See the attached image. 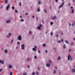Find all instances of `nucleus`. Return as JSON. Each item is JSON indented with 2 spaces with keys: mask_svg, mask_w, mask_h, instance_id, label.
<instances>
[{
  "mask_svg": "<svg viewBox=\"0 0 75 75\" xmlns=\"http://www.w3.org/2000/svg\"><path fill=\"white\" fill-rule=\"evenodd\" d=\"M68 61H69L70 60H72V58L71 57H70V55H69L68 57Z\"/></svg>",
  "mask_w": 75,
  "mask_h": 75,
  "instance_id": "obj_1",
  "label": "nucleus"
},
{
  "mask_svg": "<svg viewBox=\"0 0 75 75\" xmlns=\"http://www.w3.org/2000/svg\"><path fill=\"white\" fill-rule=\"evenodd\" d=\"M17 39L19 40H21L22 39V37L21 35H19L17 38Z\"/></svg>",
  "mask_w": 75,
  "mask_h": 75,
  "instance_id": "obj_2",
  "label": "nucleus"
},
{
  "mask_svg": "<svg viewBox=\"0 0 75 75\" xmlns=\"http://www.w3.org/2000/svg\"><path fill=\"white\" fill-rule=\"evenodd\" d=\"M40 27H42V24H40V26L37 27V28L39 30H41V28Z\"/></svg>",
  "mask_w": 75,
  "mask_h": 75,
  "instance_id": "obj_3",
  "label": "nucleus"
},
{
  "mask_svg": "<svg viewBox=\"0 0 75 75\" xmlns=\"http://www.w3.org/2000/svg\"><path fill=\"white\" fill-rule=\"evenodd\" d=\"M25 45L24 44L22 45H21V49L22 50H24L25 47H24Z\"/></svg>",
  "mask_w": 75,
  "mask_h": 75,
  "instance_id": "obj_4",
  "label": "nucleus"
},
{
  "mask_svg": "<svg viewBox=\"0 0 75 75\" xmlns=\"http://www.w3.org/2000/svg\"><path fill=\"white\" fill-rule=\"evenodd\" d=\"M10 4H9L6 7V10H8V9L10 7Z\"/></svg>",
  "mask_w": 75,
  "mask_h": 75,
  "instance_id": "obj_5",
  "label": "nucleus"
},
{
  "mask_svg": "<svg viewBox=\"0 0 75 75\" xmlns=\"http://www.w3.org/2000/svg\"><path fill=\"white\" fill-rule=\"evenodd\" d=\"M56 18H57V17L56 16H54V17H51V18L52 20L55 19Z\"/></svg>",
  "mask_w": 75,
  "mask_h": 75,
  "instance_id": "obj_6",
  "label": "nucleus"
},
{
  "mask_svg": "<svg viewBox=\"0 0 75 75\" xmlns=\"http://www.w3.org/2000/svg\"><path fill=\"white\" fill-rule=\"evenodd\" d=\"M46 65L47 67H49L50 66V64L49 63H47Z\"/></svg>",
  "mask_w": 75,
  "mask_h": 75,
  "instance_id": "obj_7",
  "label": "nucleus"
},
{
  "mask_svg": "<svg viewBox=\"0 0 75 75\" xmlns=\"http://www.w3.org/2000/svg\"><path fill=\"white\" fill-rule=\"evenodd\" d=\"M64 2L62 3L61 4V5L59 6V8H61L64 5Z\"/></svg>",
  "mask_w": 75,
  "mask_h": 75,
  "instance_id": "obj_8",
  "label": "nucleus"
},
{
  "mask_svg": "<svg viewBox=\"0 0 75 75\" xmlns=\"http://www.w3.org/2000/svg\"><path fill=\"white\" fill-rule=\"evenodd\" d=\"M8 35H9L7 36V37L8 38H9V37H10L11 36V33H9Z\"/></svg>",
  "mask_w": 75,
  "mask_h": 75,
  "instance_id": "obj_9",
  "label": "nucleus"
},
{
  "mask_svg": "<svg viewBox=\"0 0 75 75\" xmlns=\"http://www.w3.org/2000/svg\"><path fill=\"white\" fill-rule=\"evenodd\" d=\"M0 63L2 64H4V61H1V59H0Z\"/></svg>",
  "mask_w": 75,
  "mask_h": 75,
  "instance_id": "obj_10",
  "label": "nucleus"
},
{
  "mask_svg": "<svg viewBox=\"0 0 75 75\" xmlns=\"http://www.w3.org/2000/svg\"><path fill=\"white\" fill-rule=\"evenodd\" d=\"M9 68L10 69V68H12V66L11 65H9L8 66Z\"/></svg>",
  "mask_w": 75,
  "mask_h": 75,
  "instance_id": "obj_11",
  "label": "nucleus"
},
{
  "mask_svg": "<svg viewBox=\"0 0 75 75\" xmlns=\"http://www.w3.org/2000/svg\"><path fill=\"white\" fill-rule=\"evenodd\" d=\"M10 21H11L10 20H8L6 21V23H9L10 22Z\"/></svg>",
  "mask_w": 75,
  "mask_h": 75,
  "instance_id": "obj_12",
  "label": "nucleus"
},
{
  "mask_svg": "<svg viewBox=\"0 0 75 75\" xmlns=\"http://www.w3.org/2000/svg\"><path fill=\"white\" fill-rule=\"evenodd\" d=\"M75 72V69H73L72 70V72Z\"/></svg>",
  "mask_w": 75,
  "mask_h": 75,
  "instance_id": "obj_13",
  "label": "nucleus"
},
{
  "mask_svg": "<svg viewBox=\"0 0 75 75\" xmlns=\"http://www.w3.org/2000/svg\"><path fill=\"white\" fill-rule=\"evenodd\" d=\"M5 2L6 4H7L8 2V1L7 0H5Z\"/></svg>",
  "mask_w": 75,
  "mask_h": 75,
  "instance_id": "obj_14",
  "label": "nucleus"
},
{
  "mask_svg": "<svg viewBox=\"0 0 75 75\" xmlns=\"http://www.w3.org/2000/svg\"><path fill=\"white\" fill-rule=\"evenodd\" d=\"M24 21V20L23 19H21L20 20V21L21 22H23V21Z\"/></svg>",
  "mask_w": 75,
  "mask_h": 75,
  "instance_id": "obj_15",
  "label": "nucleus"
},
{
  "mask_svg": "<svg viewBox=\"0 0 75 75\" xmlns=\"http://www.w3.org/2000/svg\"><path fill=\"white\" fill-rule=\"evenodd\" d=\"M74 9H72L71 11V13L73 14L74 13Z\"/></svg>",
  "mask_w": 75,
  "mask_h": 75,
  "instance_id": "obj_16",
  "label": "nucleus"
},
{
  "mask_svg": "<svg viewBox=\"0 0 75 75\" xmlns=\"http://www.w3.org/2000/svg\"><path fill=\"white\" fill-rule=\"evenodd\" d=\"M23 75H27V73L25 72H24L23 73Z\"/></svg>",
  "mask_w": 75,
  "mask_h": 75,
  "instance_id": "obj_17",
  "label": "nucleus"
},
{
  "mask_svg": "<svg viewBox=\"0 0 75 75\" xmlns=\"http://www.w3.org/2000/svg\"><path fill=\"white\" fill-rule=\"evenodd\" d=\"M65 42L67 44L69 43V42H68V41L67 40H65Z\"/></svg>",
  "mask_w": 75,
  "mask_h": 75,
  "instance_id": "obj_18",
  "label": "nucleus"
},
{
  "mask_svg": "<svg viewBox=\"0 0 75 75\" xmlns=\"http://www.w3.org/2000/svg\"><path fill=\"white\" fill-rule=\"evenodd\" d=\"M32 50L33 51H35L36 49L35 48H33Z\"/></svg>",
  "mask_w": 75,
  "mask_h": 75,
  "instance_id": "obj_19",
  "label": "nucleus"
},
{
  "mask_svg": "<svg viewBox=\"0 0 75 75\" xmlns=\"http://www.w3.org/2000/svg\"><path fill=\"white\" fill-rule=\"evenodd\" d=\"M15 12L16 13H18V11L17 10H15Z\"/></svg>",
  "mask_w": 75,
  "mask_h": 75,
  "instance_id": "obj_20",
  "label": "nucleus"
},
{
  "mask_svg": "<svg viewBox=\"0 0 75 75\" xmlns=\"http://www.w3.org/2000/svg\"><path fill=\"white\" fill-rule=\"evenodd\" d=\"M5 53H7V50H5Z\"/></svg>",
  "mask_w": 75,
  "mask_h": 75,
  "instance_id": "obj_21",
  "label": "nucleus"
},
{
  "mask_svg": "<svg viewBox=\"0 0 75 75\" xmlns=\"http://www.w3.org/2000/svg\"><path fill=\"white\" fill-rule=\"evenodd\" d=\"M15 7L14 6L12 7V9L14 10V9H15Z\"/></svg>",
  "mask_w": 75,
  "mask_h": 75,
  "instance_id": "obj_22",
  "label": "nucleus"
},
{
  "mask_svg": "<svg viewBox=\"0 0 75 75\" xmlns=\"http://www.w3.org/2000/svg\"><path fill=\"white\" fill-rule=\"evenodd\" d=\"M13 40H14V39H12L11 41V43H13Z\"/></svg>",
  "mask_w": 75,
  "mask_h": 75,
  "instance_id": "obj_23",
  "label": "nucleus"
},
{
  "mask_svg": "<svg viewBox=\"0 0 75 75\" xmlns=\"http://www.w3.org/2000/svg\"><path fill=\"white\" fill-rule=\"evenodd\" d=\"M61 58L60 57H58L57 59V60H59Z\"/></svg>",
  "mask_w": 75,
  "mask_h": 75,
  "instance_id": "obj_24",
  "label": "nucleus"
},
{
  "mask_svg": "<svg viewBox=\"0 0 75 75\" xmlns=\"http://www.w3.org/2000/svg\"><path fill=\"white\" fill-rule=\"evenodd\" d=\"M36 74L37 75H39V74L38 72H36Z\"/></svg>",
  "mask_w": 75,
  "mask_h": 75,
  "instance_id": "obj_25",
  "label": "nucleus"
},
{
  "mask_svg": "<svg viewBox=\"0 0 75 75\" xmlns=\"http://www.w3.org/2000/svg\"><path fill=\"white\" fill-rule=\"evenodd\" d=\"M53 35V33H52V32H51V33H50V35H51V36H52V35Z\"/></svg>",
  "mask_w": 75,
  "mask_h": 75,
  "instance_id": "obj_26",
  "label": "nucleus"
},
{
  "mask_svg": "<svg viewBox=\"0 0 75 75\" xmlns=\"http://www.w3.org/2000/svg\"><path fill=\"white\" fill-rule=\"evenodd\" d=\"M40 10V9L39 8H38V12H39Z\"/></svg>",
  "mask_w": 75,
  "mask_h": 75,
  "instance_id": "obj_27",
  "label": "nucleus"
},
{
  "mask_svg": "<svg viewBox=\"0 0 75 75\" xmlns=\"http://www.w3.org/2000/svg\"><path fill=\"white\" fill-rule=\"evenodd\" d=\"M74 43L73 42H71V45H74Z\"/></svg>",
  "mask_w": 75,
  "mask_h": 75,
  "instance_id": "obj_28",
  "label": "nucleus"
},
{
  "mask_svg": "<svg viewBox=\"0 0 75 75\" xmlns=\"http://www.w3.org/2000/svg\"><path fill=\"white\" fill-rule=\"evenodd\" d=\"M43 47H46V44H43Z\"/></svg>",
  "mask_w": 75,
  "mask_h": 75,
  "instance_id": "obj_29",
  "label": "nucleus"
},
{
  "mask_svg": "<svg viewBox=\"0 0 75 75\" xmlns=\"http://www.w3.org/2000/svg\"><path fill=\"white\" fill-rule=\"evenodd\" d=\"M40 3H41V2H40V1H38V4H40Z\"/></svg>",
  "mask_w": 75,
  "mask_h": 75,
  "instance_id": "obj_30",
  "label": "nucleus"
},
{
  "mask_svg": "<svg viewBox=\"0 0 75 75\" xmlns=\"http://www.w3.org/2000/svg\"><path fill=\"white\" fill-rule=\"evenodd\" d=\"M34 58H35V59H37V56H34Z\"/></svg>",
  "mask_w": 75,
  "mask_h": 75,
  "instance_id": "obj_31",
  "label": "nucleus"
},
{
  "mask_svg": "<svg viewBox=\"0 0 75 75\" xmlns=\"http://www.w3.org/2000/svg\"><path fill=\"white\" fill-rule=\"evenodd\" d=\"M54 74H56V71L55 70H54Z\"/></svg>",
  "mask_w": 75,
  "mask_h": 75,
  "instance_id": "obj_32",
  "label": "nucleus"
},
{
  "mask_svg": "<svg viewBox=\"0 0 75 75\" xmlns=\"http://www.w3.org/2000/svg\"><path fill=\"white\" fill-rule=\"evenodd\" d=\"M44 12L45 13L47 12V11L45 9H44Z\"/></svg>",
  "mask_w": 75,
  "mask_h": 75,
  "instance_id": "obj_33",
  "label": "nucleus"
},
{
  "mask_svg": "<svg viewBox=\"0 0 75 75\" xmlns=\"http://www.w3.org/2000/svg\"><path fill=\"white\" fill-rule=\"evenodd\" d=\"M50 24L51 25H52L53 24V23L52 22H51L50 23Z\"/></svg>",
  "mask_w": 75,
  "mask_h": 75,
  "instance_id": "obj_34",
  "label": "nucleus"
},
{
  "mask_svg": "<svg viewBox=\"0 0 75 75\" xmlns=\"http://www.w3.org/2000/svg\"><path fill=\"white\" fill-rule=\"evenodd\" d=\"M65 45H64V46H63V47L64 48H65Z\"/></svg>",
  "mask_w": 75,
  "mask_h": 75,
  "instance_id": "obj_35",
  "label": "nucleus"
},
{
  "mask_svg": "<svg viewBox=\"0 0 75 75\" xmlns=\"http://www.w3.org/2000/svg\"><path fill=\"white\" fill-rule=\"evenodd\" d=\"M21 3H19V6H21Z\"/></svg>",
  "mask_w": 75,
  "mask_h": 75,
  "instance_id": "obj_36",
  "label": "nucleus"
},
{
  "mask_svg": "<svg viewBox=\"0 0 75 75\" xmlns=\"http://www.w3.org/2000/svg\"><path fill=\"white\" fill-rule=\"evenodd\" d=\"M12 74V72H11L10 74V75H11Z\"/></svg>",
  "mask_w": 75,
  "mask_h": 75,
  "instance_id": "obj_37",
  "label": "nucleus"
},
{
  "mask_svg": "<svg viewBox=\"0 0 75 75\" xmlns=\"http://www.w3.org/2000/svg\"><path fill=\"white\" fill-rule=\"evenodd\" d=\"M37 48V47L36 46H34V48L36 49V48Z\"/></svg>",
  "mask_w": 75,
  "mask_h": 75,
  "instance_id": "obj_38",
  "label": "nucleus"
},
{
  "mask_svg": "<svg viewBox=\"0 0 75 75\" xmlns=\"http://www.w3.org/2000/svg\"><path fill=\"white\" fill-rule=\"evenodd\" d=\"M38 70H40V67H38Z\"/></svg>",
  "mask_w": 75,
  "mask_h": 75,
  "instance_id": "obj_39",
  "label": "nucleus"
},
{
  "mask_svg": "<svg viewBox=\"0 0 75 75\" xmlns=\"http://www.w3.org/2000/svg\"><path fill=\"white\" fill-rule=\"evenodd\" d=\"M32 75H35V73H34V72L33 73Z\"/></svg>",
  "mask_w": 75,
  "mask_h": 75,
  "instance_id": "obj_40",
  "label": "nucleus"
},
{
  "mask_svg": "<svg viewBox=\"0 0 75 75\" xmlns=\"http://www.w3.org/2000/svg\"><path fill=\"white\" fill-rule=\"evenodd\" d=\"M36 19L37 20H38V17H36Z\"/></svg>",
  "mask_w": 75,
  "mask_h": 75,
  "instance_id": "obj_41",
  "label": "nucleus"
},
{
  "mask_svg": "<svg viewBox=\"0 0 75 75\" xmlns=\"http://www.w3.org/2000/svg\"><path fill=\"white\" fill-rule=\"evenodd\" d=\"M74 23H73L72 24V26H74Z\"/></svg>",
  "mask_w": 75,
  "mask_h": 75,
  "instance_id": "obj_42",
  "label": "nucleus"
},
{
  "mask_svg": "<svg viewBox=\"0 0 75 75\" xmlns=\"http://www.w3.org/2000/svg\"><path fill=\"white\" fill-rule=\"evenodd\" d=\"M2 71V69H0V72H1Z\"/></svg>",
  "mask_w": 75,
  "mask_h": 75,
  "instance_id": "obj_43",
  "label": "nucleus"
},
{
  "mask_svg": "<svg viewBox=\"0 0 75 75\" xmlns=\"http://www.w3.org/2000/svg\"><path fill=\"white\" fill-rule=\"evenodd\" d=\"M38 52L39 53H40V50H38Z\"/></svg>",
  "mask_w": 75,
  "mask_h": 75,
  "instance_id": "obj_44",
  "label": "nucleus"
},
{
  "mask_svg": "<svg viewBox=\"0 0 75 75\" xmlns=\"http://www.w3.org/2000/svg\"><path fill=\"white\" fill-rule=\"evenodd\" d=\"M71 51V49H69V52H70Z\"/></svg>",
  "mask_w": 75,
  "mask_h": 75,
  "instance_id": "obj_45",
  "label": "nucleus"
},
{
  "mask_svg": "<svg viewBox=\"0 0 75 75\" xmlns=\"http://www.w3.org/2000/svg\"><path fill=\"white\" fill-rule=\"evenodd\" d=\"M50 9H51V10H52V7L51 6H50Z\"/></svg>",
  "mask_w": 75,
  "mask_h": 75,
  "instance_id": "obj_46",
  "label": "nucleus"
},
{
  "mask_svg": "<svg viewBox=\"0 0 75 75\" xmlns=\"http://www.w3.org/2000/svg\"><path fill=\"white\" fill-rule=\"evenodd\" d=\"M60 42H61V41H60V40H59V41H58V43H60Z\"/></svg>",
  "mask_w": 75,
  "mask_h": 75,
  "instance_id": "obj_47",
  "label": "nucleus"
},
{
  "mask_svg": "<svg viewBox=\"0 0 75 75\" xmlns=\"http://www.w3.org/2000/svg\"><path fill=\"white\" fill-rule=\"evenodd\" d=\"M69 26H70L71 25V23H69Z\"/></svg>",
  "mask_w": 75,
  "mask_h": 75,
  "instance_id": "obj_48",
  "label": "nucleus"
},
{
  "mask_svg": "<svg viewBox=\"0 0 75 75\" xmlns=\"http://www.w3.org/2000/svg\"><path fill=\"white\" fill-rule=\"evenodd\" d=\"M45 52H46V53H47V50H45Z\"/></svg>",
  "mask_w": 75,
  "mask_h": 75,
  "instance_id": "obj_49",
  "label": "nucleus"
},
{
  "mask_svg": "<svg viewBox=\"0 0 75 75\" xmlns=\"http://www.w3.org/2000/svg\"><path fill=\"white\" fill-rule=\"evenodd\" d=\"M20 43V42H18L17 43L18 44H19Z\"/></svg>",
  "mask_w": 75,
  "mask_h": 75,
  "instance_id": "obj_50",
  "label": "nucleus"
},
{
  "mask_svg": "<svg viewBox=\"0 0 75 75\" xmlns=\"http://www.w3.org/2000/svg\"><path fill=\"white\" fill-rule=\"evenodd\" d=\"M54 50H56V48H54Z\"/></svg>",
  "mask_w": 75,
  "mask_h": 75,
  "instance_id": "obj_51",
  "label": "nucleus"
},
{
  "mask_svg": "<svg viewBox=\"0 0 75 75\" xmlns=\"http://www.w3.org/2000/svg\"><path fill=\"white\" fill-rule=\"evenodd\" d=\"M29 33H30V34H31V31H30V32H29Z\"/></svg>",
  "mask_w": 75,
  "mask_h": 75,
  "instance_id": "obj_52",
  "label": "nucleus"
},
{
  "mask_svg": "<svg viewBox=\"0 0 75 75\" xmlns=\"http://www.w3.org/2000/svg\"><path fill=\"white\" fill-rule=\"evenodd\" d=\"M63 39H62V42H63Z\"/></svg>",
  "mask_w": 75,
  "mask_h": 75,
  "instance_id": "obj_53",
  "label": "nucleus"
},
{
  "mask_svg": "<svg viewBox=\"0 0 75 75\" xmlns=\"http://www.w3.org/2000/svg\"><path fill=\"white\" fill-rule=\"evenodd\" d=\"M55 69H57V67H55Z\"/></svg>",
  "mask_w": 75,
  "mask_h": 75,
  "instance_id": "obj_54",
  "label": "nucleus"
},
{
  "mask_svg": "<svg viewBox=\"0 0 75 75\" xmlns=\"http://www.w3.org/2000/svg\"><path fill=\"white\" fill-rule=\"evenodd\" d=\"M25 14L26 15H27L28 14V13H25Z\"/></svg>",
  "mask_w": 75,
  "mask_h": 75,
  "instance_id": "obj_55",
  "label": "nucleus"
},
{
  "mask_svg": "<svg viewBox=\"0 0 75 75\" xmlns=\"http://www.w3.org/2000/svg\"><path fill=\"white\" fill-rule=\"evenodd\" d=\"M71 8H72H72H73V7H72V6H71Z\"/></svg>",
  "mask_w": 75,
  "mask_h": 75,
  "instance_id": "obj_56",
  "label": "nucleus"
},
{
  "mask_svg": "<svg viewBox=\"0 0 75 75\" xmlns=\"http://www.w3.org/2000/svg\"><path fill=\"white\" fill-rule=\"evenodd\" d=\"M49 62L51 63V61H50V60H49Z\"/></svg>",
  "mask_w": 75,
  "mask_h": 75,
  "instance_id": "obj_57",
  "label": "nucleus"
},
{
  "mask_svg": "<svg viewBox=\"0 0 75 75\" xmlns=\"http://www.w3.org/2000/svg\"><path fill=\"white\" fill-rule=\"evenodd\" d=\"M58 35H56V37H58Z\"/></svg>",
  "mask_w": 75,
  "mask_h": 75,
  "instance_id": "obj_58",
  "label": "nucleus"
},
{
  "mask_svg": "<svg viewBox=\"0 0 75 75\" xmlns=\"http://www.w3.org/2000/svg\"><path fill=\"white\" fill-rule=\"evenodd\" d=\"M56 2H58V0H56Z\"/></svg>",
  "mask_w": 75,
  "mask_h": 75,
  "instance_id": "obj_59",
  "label": "nucleus"
},
{
  "mask_svg": "<svg viewBox=\"0 0 75 75\" xmlns=\"http://www.w3.org/2000/svg\"><path fill=\"white\" fill-rule=\"evenodd\" d=\"M34 17H35L34 16H33V18H34Z\"/></svg>",
  "mask_w": 75,
  "mask_h": 75,
  "instance_id": "obj_60",
  "label": "nucleus"
},
{
  "mask_svg": "<svg viewBox=\"0 0 75 75\" xmlns=\"http://www.w3.org/2000/svg\"><path fill=\"white\" fill-rule=\"evenodd\" d=\"M29 58H28V59H27V61H28V60H29Z\"/></svg>",
  "mask_w": 75,
  "mask_h": 75,
  "instance_id": "obj_61",
  "label": "nucleus"
},
{
  "mask_svg": "<svg viewBox=\"0 0 75 75\" xmlns=\"http://www.w3.org/2000/svg\"><path fill=\"white\" fill-rule=\"evenodd\" d=\"M28 68H30V66H28Z\"/></svg>",
  "mask_w": 75,
  "mask_h": 75,
  "instance_id": "obj_62",
  "label": "nucleus"
},
{
  "mask_svg": "<svg viewBox=\"0 0 75 75\" xmlns=\"http://www.w3.org/2000/svg\"><path fill=\"white\" fill-rule=\"evenodd\" d=\"M18 49V47H16V49Z\"/></svg>",
  "mask_w": 75,
  "mask_h": 75,
  "instance_id": "obj_63",
  "label": "nucleus"
},
{
  "mask_svg": "<svg viewBox=\"0 0 75 75\" xmlns=\"http://www.w3.org/2000/svg\"><path fill=\"white\" fill-rule=\"evenodd\" d=\"M74 40H75V38H74Z\"/></svg>",
  "mask_w": 75,
  "mask_h": 75,
  "instance_id": "obj_64",
  "label": "nucleus"
}]
</instances>
